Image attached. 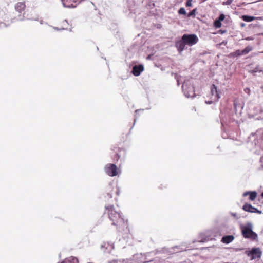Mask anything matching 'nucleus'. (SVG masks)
Segmentation results:
<instances>
[{
    "label": "nucleus",
    "instance_id": "1",
    "mask_svg": "<svg viewBox=\"0 0 263 263\" xmlns=\"http://www.w3.org/2000/svg\"><path fill=\"white\" fill-rule=\"evenodd\" d=\"M104 214H107L112 224L118 228H123L126 226V221L122 215L117 212L113 205H108L105 206Z\"/></svg>",
    "mask_w": 263,
    "mask_h": 263
},
{
    "label": "nucleus",
    "instance_id": "2",
    "mask_svg": "<svg viewBox=\"0 0 263 263\" xmlns=\"http://www.w3.org/2000/svg\"><path fill=\"white\" fill-rule=\"evenodd\" d=\"M182 39L189 46L196 44L199 41L197 36L195 34H184L182 36Z\"/></svg>",
    "mask_w": 263,
    "mask_h": 263
},
{
    "label": "nucleus",
    "instance_id": "3",
    "mask_svg": "<svg viewBox=\"0 0 263 263\" xmlns=\"http://www.w3.org/2000/svg\"><path fill=\"white\" fill-rule=\"evenodd\" d=\"M241 232L243 236L246 238H251L255 240L257 238V235L254 232L251 227L243 226L241 228Z\"/></svg>",
    "mask_w": 263,
    "mask_h": 263
},
{
    "label": "nucleus",
    "instance_id": "4",
    "mask_svg": "<svg viewBox=\"0 0 263 263\" xmlns=\"http://www.w3.org/2000/svg\"><path fill=\"white\" fill-rule=\"evenodd\" d=\"M105 173L109 176L114 177L118 175L119 170L115 164L109 163L104 167Z\"/></svg>",
    "mask_w": 263,
    "mask_h": 263
},
{
    "label": "nucleus",
    "instance_id": "5",
    "mask_svg": "<svg viewBox=\"0 0 263 263\" xmlns=\"http://www.w3.org/2000/svg\"><path fill=\"white\" fill-rule=\"evenodd\" d=\"M63 5L67 8H75L80 3V0H62Z\"/></svg>",
    "mask_w": 263,
    "mask_h": 263
},
{
    "label": "nucleus",
    "instance_id": "6",
    "mask_svg": "<svg viewBox=\"0 0 263 263\" xmlns=\"http://www.w3.org/2000/svg\"><path fill=\"white\" fill-rule=\"evenodd\" d=\"M248 254V255H251V259H254L260 258L261 255V252L259 248H254L249 252Z\"/></svg>",
    "mask_w": 263,
    "mask_h": 263
},
{
    "label": "nucleus",
    "instance_id": "7",
    "mask_svg": "<svg viewBox=\"0 0 263 263\" xmlns=\"http://www.w3.org/2000/svg\"><path fill=\"white\" fill-rule=\"evenodd\" d=\"M144 70L142 65H135L133 67L132 73L135 76H138Z\"/></svg>",
    "mask_w": 263,
    "mask_h": 263
},
{
    "label": "nucleus",
    "instance_id": "8",
    "mask_svg": "<svg viewBox=\"0 0 263 263\" xmlns=\"http://www.w3.org/2000/svg\"><path fill=\"white\" fill-rule=\"evenodd\" d=\"M186 43L183 41V39L177 41L175 43V46L179 52H181L185 48Z\"/></svg>",
    "mask_w": 263,
    "mask_h": 263
},
{
    "label": "nucleus",
    "instance_id": "9",
    "mask_svg": "<svg viewBox=\"0 0 263 263\" xmlns=\"http://www.w3.org/2000/svg\"><path fill=\"white\" fill-rule=\"evenodd\" d=\"M15 10L20 13H21L26 9L25 2H18L14 6Z\"/></svg>",
    "mask_w": 263,
    "mask_h": 263
},
{
    "label": "nucleus",
    "instance_id": "10",
    "mask_svg": "<svg viewBox=\"0 0 263 263\" xmlns=\"http://www.w3.org/2000/svg\"><path fill=\"white\" fill-rule=\"evenodd\" d=\"M242 209L246 212L251 213L258 212V211L256 208L252 206L251 204L248 203H245L243 205Z\"/></svg>",
    "mask_w": 263,
    "mask_h": 263
},
{
    "label": "nucleus",
    "instance_id": "11",
    "mask_svg": "<svg viewBox=\"0 0 263 263\" xmlns=\"http://www.w3.org/2000/svg\"><path fill=\"white\" fill-rule=\"evenodd\" d=\"M225 18V15L223 14H221L218 17V19L214 22V26L216 28H219L221 27V21H223Z\"/></svg>",
    "mask_w": 263,
    "mask_h": 263
},
{
    "label": "nucleus",
    "instance_id": "12",
    "mask_svg": "<svg viewBox=\"0 0 263 263\" xmlns=\"http://www.w3.org/2000/svg\"><path fill=\"white\" fill-rule=\"evenodd\" d=\"M257 195L256 191H247L243 194V196L246 197L249 195V199L251 201H254L256 199Z\"/></svg>",
    "mask_w": 263,
    "mask_h": 263
},
{
    "label": "nucleus",
    "instance_id": "13",
    "mask_svg": "<svg viewBox=\"0 0 263 263\" xmlns=\"http://www.w3.org/2000/svg\"><path fill=\"white\" fill-rule=\"evenodd\" d=\"M234 239V237L233 235H227L223 236L221 239V242L224 243H229L231 242Z\"/></svg>",
    "mask_w": 263,
    "mask_h": 263
},
{
    "label": "nucleus",
    "instance_id": "14",
    "mask_svg": "<svg viewBox=\"0 0 263 263\" xmlns=\"http://www.w3.org/2000/svg\"><path fill=\"white\" fill-rule=\"evenodd\" d=\"M68 263H79V260L77 258L73 256H70L65 259Z\"/></svg>",
    "mask_w": 263,
    "mask_h": 263
},
{
    "label": "nucleus",
    "instance_id": "15",
    "mask_svg": "<svg viewBox=\"0 0 263 263\" xmlns=\"http://www.w3.org/2000/svg\"><path fill=\"white\" fill-rule=\"evenodd\" d=\"M211 91L212 95L213 96V95H215L218 98H219L218 94L217 93V87H216V86L214 84H213L212 85L211 88Z\"/></svg>",
    "mask_w": 263,
    "mask_h": 263
},
{
    "label": "nucleus",
    "instance_id": "16",
    "mask_svg": "<svg viewBox=\"0 0 263 263\" xmlns=\"http://www.w3.org/2000/svg\"><path fill=\"white\" fill-rule=\"evenodd\" d=\"M242 19L247 22H250L253 21L255 19L254 16H248V15H242Z\"/></svg>",
    "mask_w": 263,
    "mask_h": 263
},
{
    "label": "nucleus",
    "instance_id": "17",
    "mask_svg": "<svg viewBox=\"0 0 263 263\" xmlns=\"http://www.w3.org/2000/svg\"><path fill=\"white\" fill-rule=\"evenodd\" d=\"M111 189L110 192L114 191L116 193V194L117 196H119L120 195V190L118 187L115 186V187H110Z\"/></svg>",
    "mask_w": 263,
    "mask_h": 263
},
{
    "label": "nucleus",
    "instance_id": "18",
    "mask_svg": "<svg viewBox=\"0 0 263 263\" xmlns=\"http://www.w3.org/2000/svg\"><path fill=\"white\" fill-rule=\"evenodd\" d=\"M252 50V48L250 46L246 47L243 50H241L243 54H246Z\"/></svg>",
    "mask_w": 263,
    "mask_h": 263
},
{
    "label": "nucleus",
    "instance_id": "19",
    "mask_svg": "<svg viewBox=\"0 0 263 263\" xmlns=\"http://www.w3.org/2000/svg\"><path fill=\"white\" fill-rule=\"evenodd\" d=\"M261 71H262V70L260 68V67L259 66H257V67H255L254 69H253L252 70H251L250 71V72L252 73H256L258 72H260Z\"/></svg>",
    "mask_w": 263,
    "mask_h": 263
},
{
    "label": "nucleus",
    "instance_id": "20",
    "mask_svg": "<svg viewBox=\"0 0 263 263\" xmlns=\"http://www.w3.org/2000/svg\"><path fill=\"white\" fill-rule=\"evenodd\" d=\"M234 56H240L243 55L242 51L237 50L235 52L232 53Z\"/></svg>",
    "mask_w": 263,
    "mask_h": 263
},
{
    "label": "nucleus",
    "instance_id": "21",
    "mask_svg": "<svg viewBox=\"0 0 263 263\" xmlns=\"http://www.w3.org/2000/svg\"><path fill=\"white\" fill-rule=\"evenodd\" d=\"M178 13L179 14L186 15V12L184 8H181L178 10Z\"/></svg>",
    "mask_w": 263,
    "mask_h": 263
},
{
    "label": "nucleus",
    "instance_id": "22",
    "mask_svg": "<svg viewBox=\"0 0 263 263\" xmlns=\"http://www.w3.org/2000/svg\"><path fill=\"white\" fill-rule=\"evenodd\" d=\"M195 11L196 9H193L187 15L188 17L191 16H195Z\"/></svg>",
    "mask_w": 263,
    "mask_h": 263
},
{
    "label": "nucleus",
    "instance_id": "23",
    "mask_svg": "<svg viewBox=\"0 0 263 263\" xmlns=\"http://www.w3.org/2000/svg\"><path fill=\"white\" fill-rule=\"evenodd\" d=\"M25 13H24L23 15H18V20L20 21H23L25 18Z\"/></svg>",
    "mask_w": 263,
    "mask_h": 263
},
{
    "label": "nucleus",
    "instance_id": "24",
    "mask_svg": "<svg viewBox=\"0 0 263 263\" xmlns=\"http://www.w3.org/2000/svg\"><path fill=\"white\" fill-rule=\"evenodd\" d=\"M185 5H186V7H191V6H192V0H187L186 3Z\"/></svg>",
    "mask_w": 263,
    "mask_h": 263
},
{
    "label": "nucleus",
    "instance_id": "25",
    "mask_svg": "<svg viewBox=\"0 0 263 263\" xmlns=\"http://www.w3.org/2000/svg\"><path fill=\"white\" fill-rule=\"evenodd\" d=\"M120 158V156H119V155L118 154H116L115 157H114V159L116 160V161H118Z\"/></svg>",
    "mask_w": 263,
    "mask_h": 263
},
{
    "label": "nucleus",
    "instance_id": "26",
    "mask_svg": "<svg viewBox=\"0 0 263 263\" xmlns=\"http://www.w3.org/2000/svg\"><path fill=\"white\" fill-rule=\"evenodd\" d=\"M107 197H108V198H112V195H111V193H108L107 194Z\"/></svg>",
    "mask_w": 263,
    "mask_h": 263
},
{
    "label": "nucleus",
    "instance_id": "27",
    "mask_svg": "<svg viewBox=\"0 0 263 263\" xmlns=\"http://www.w3.org/2000/svg\"><path fill=\"white\" fill-rule=\"evenodd\" d=\"M3 24L5 25V27H7V26H9V24L6 25L5 23H2V22H1V23H0V24Z\"/></svg>",
    "mask_w": 263,
    "mask_h": 263
},
{
    "label": "nucleus",
    "instance_id": "28",
    "mask_svg": "<svg viewBox=\"0 0 263 263\" xmlns=\"http://www.w3.org/2000/svg\"><path fill=\"white\" fill-rule=\"evenodd\" d=\"M231 215L234 216V217H235L236 216V213H232Z\"/></svg>",
    "mask_w": 263,
    "mask_h": 263
},
{
    "label": "nucleus",
    "instance_id": "29",
    "mask_svg": "<svg viewBox=\"0 0 263 263\" xmlns=\"http://www.w3.org/2000/svg\"><path fill=\"white\" fill-rule=\"evenodd\" d=\"M61 263H68V262H67V261H66L65 259H64V260L62 262H61Z\"/></svg>",
    "mask_w": 263,
    "mask_h": 263
},
{
    "label": "nucleus",
    "instance_id": "30",
    "mask_svg": "<svg viewBox=\"0 0 263 263\" xmlns=\"http://www.w3.org/2000/svg\"><path fill=\"white\" fill-rule=\"evenodd\" d=\"M261 196L262 198H263V192L261 193Z\"/></svg>",
    "mask_w": 263,
    "mask_h": 263
},
{
    "label": "nucleus",
    "instance_id": "31",
    "mask_svg": "<svg viewBox=\"0 0 263 263\" xmlns=\"http://www.w3.org/2000/svg\"><path fill=\"white\" fill-rule=\"evenodd\" d=\"M13 22H14V21L12 20L11 23H13Z\"/></svg>",
    "mask_w": 263,
    "mask_h": 263
}]
</instances>
